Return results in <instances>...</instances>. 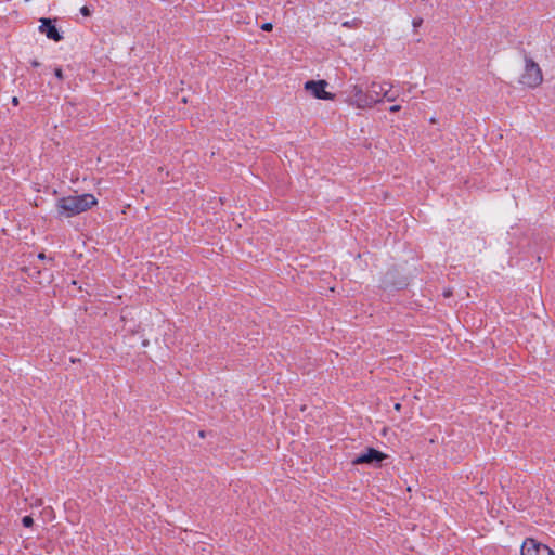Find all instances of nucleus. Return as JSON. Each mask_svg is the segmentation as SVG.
<instances>
[{
	"label": "nucleus",
	"instance_id": "nucleus-1",
	"mask_svg": "<svg viewBox=\"0 0 555 555\" xmlns=\"http://www.w3.org/2000/svg\"><path fill=\"white\" fill-rule=\"evenodd\" d=\"M96 198L89 193L70 195L59 198L56 209L60 216L68 218L90 209L96 205Z\"/></svg>",
	"mask_w": 555,
	"mask_h": 555
},
{
	"label": "nucleus",
	"instance_id": "nucleus-2",
	"mask_svg": "<svg viewBox=\"0 0 555 555\" xmlns=\"http://www.w3.org/2000/svg\"><path fill=\"white\" fill-rule=\"evenodd\" d=\"M543 81V75L540 66L530 57L525 59V69L519 78V82L528 88H537Z\"/></svg>",
	"mask_w": 555,
	"mask_h": 555
},
{
	"label": "nucleus",
	"instance_id": "nucleus-3",
	"mask_svg": "<svg viewBox=\"0 0 555 555\" xmlns=\"http://www.w3.org/2000/svg\"><path fill=\"white\" fill-rule=\"evenodd\" d=\"M391 90V85L389 82H376L373 81L367 90L369 94V103L371 107L375 104L380 103L384 96H388Z\"/></svg>",
	"mask_w": 555,
	"mask_h": 555
},
{
	"label": "nucleus",
	"instance_id": "nucleus-4",
	"mask_svg": "<svg viewBox=\"0 0 555 555\" xmlns=\"http://www.w3.org/2000/svg\"><path fill=\"white\" fill-rule=\"evenodd\" d=\"M326 87L327 82L325 80H309L305 83V90L311 93L314 98L321 100H333L334 95L325 90Z\"/></svg>",
	"mask_w": 555,
	"mask_h": 555
},
{
	"label": "nucleus",
	"instance_id": "nucleus-5",
	"mask_svg": "<svg viewBox=\"0 0 555 555\" xmlns=\"http://www.w3.org/2000/svg\"><path fill=\"white\" fill-rule=\"evenodd\" d=\"M521 555H554V553L547 545L534 539H527L522 543Z\"/></svg>",
	"mask_w": 555,
	"mask_h": 555
},
{
	"label": "nucleus",
	"instance_id": "nucleus-6",
	"mask_svg": "<svg viewBox=\"0 0 555 555\" xmlns=\"http://www.w3.org/2000/svg\"><path fill=\"white\" fill-rule=\"evenodd\" d=\"M350 104L356 106L357 108L365 109L371 108V104L369 103V94L364 92L360 86H352L350 90Z\"/></svg>",
	"mask_w": 555,
	"mask_h": 555
},
{
	"label": "nucleus",
	"instance_id": "nucleus-7",
	"mask_svg": "<svg viewBox=\"0 0 555 555\" xmlns=\"http://www.w3.org/2000/svg\"><path fill=\"white\" fill-rule=\"evenodd\" d=\"M386 455L375 449H367L364 453L358 455L352 463L353 464H374L380 463Z\"/></svg>",
	"mask_w": 555,
	"mask_h": 555
},
{
	"label": "nucleus",
	"instance_id": "nucleus-8",
	"mask_svg": "<svg viewBox=\"0 0 555 555\" xmlns=\"http://www.w3.org/2000/svg\"><path fill=\"white\" fill-rule=\"evenodd\" d=\"M40 23L41 24L39 26V31L41 34H44L49 39L56 42L62 40V35L59 33L55 25L52 23L50 18H41Z\"/></svg>",
	"mask_w": 555,
	"mask_h": 555
},
{
	"label": "nucleus",
	"instance_id": "nucleus-9",
	"mask_svg": "<svg viewBox=\"0 0 555 555\" xmlns=\"http://www.w3.org/2000/svg\"><path fill=\"white\" fill-rule=\"evenodd\" d=\"M22 522L25 527H30L33 526L34 520L30 516H25L23 517Z\"/></svg>",
	"mask_w": 555,
	"mask_h": 555
},
{
	"label": "nucleus",
	"instance_id": "nucleus-10",
	"mask_svg": "<svg viewBox=\"0 0 555 555\" xmlns=\"http://www.w3.org/2000/svg\"><path fill=\"white\" fill-rule=\"evenodd\" d=\"M272 28H273V25L271 23H264L261 25V29L264 31H270V30H272Z\"/></svg>",
	"mask_w": 555,
	"mask_h": 555
},
{
	"label": "nucleus",
	"instance_id": "nucleus-11",
	"mask_svg": "<svg viewBox=\"0 0 555 555\" xmlns=\"http://www.w3.org/2000/svg\"><path fill=\"white\" fill-rule=\"evenodd\" d=\"M80 13H81L83 16H89V15L91 14V12H90L89 8H88V7H86V5H85V7H82V8L80 9Z\"/></svg>",
	"mask_w": 555,
	"mask_h": 555
},
{
	"label": "nucleus",
	"instance_id": "nucleus-12",
	"mask_svg": "<svg viewBox=\"0 0 555 555\" xmlns=\"http://www.w3.org/2000/svg\"><path fill=\"white\" fill-rule=\"evenodd\" d=\"M422 23H423L422 18H415L413 21V26L416 28V27L421 26Z\"/></svg>",
	"mask_w": 555,
	"mask_h": 555
},
{
	"label": "nucleus",
	"instance_id": "nucleus-13",
	"mask_svg": "<svg viewBox=\"0 0 555 555\" xmlns=\"http://www.w3.org/2000/svg\"><path fill=\"white\" fill-rule=\"evenodd\" d=\"M55 76L59 78V79H62L63 78V73H62V69L61 68H56L55 72H54Z\"/></svg>",
	"mask_w": 555,
	"mask_h": 555
},
{
	"label": "nucleus",
	"instance_id": "nucleus-14",
	"mask_svg": "<svg viewBox=\"0 0 555 555\" xmlns=\"http://www.w3.org/2000/svg\"><path fill=\"white\" fill-rule=\"evenodd\" d=\"M400 108H401L400 105H392V106H390L389 111L391 113H396V112H399Z\"/></svg>",
	"mask_w": 555,
	"mask_h": 555
},
{
	"label": "nucleus",
	"instance_id": "nucleus-15",
	"mask_svg": "<svg viewBox=\"0 0 555 555\" xmlns=\"http://www.w3.org/2000/svg\"><path fill=\"white\" fill-rule=\"evenodd\" d=\"M12 103H13V105H15V106H16V105H18V99H17L16 96H14V98L12 99Z\"/></svg>",
	"mask_w": 555,
	"mask_h": 555
},
{
	"label": "nucleus",
	"instance_id": "nucleus-16",
	"mask_svg": "<svg viewBox=\"0 0 555 555\" xmlns=\"http://www.w3.org/2000/svg\"><path fill=\"white\" fill-rule=\"evenodd\" d=\"M46 258H47V257H46V255H44L43 253H40V254L38 255V259H40V260H44Z\"/></svg>",
	"mask_w": 555,
	"mask_h": 555
},
{
	"label": "nucleus",
	"instance_id": "nucleus-17",
	"mask_svg": "<svg viewBox=\"0 0 555 555\" xmlns=\"http://www.w3.org/2000/svg\"><path fill=\"white\" fill-rule=\"evenodd\" d=\"M344 27H351V22L347 21L343 23Z\"/></svg>",
	"mask_w": 555,
	"mask_h": 555
},
{
	"label": "nucleus",
	"instance_id": "nucleus-18",
	"mask_svg": "<svg viewBox=\"0 0 555 555\" xmlns=\"http://www.w3.org/2000/svg\"><path fill=\"white\" fill-rule=\"evenodd\" d=\"M386 98H387V100H388V101H395V100H396V96H395V95H389V94H388V96H386Z\"/></svg>",
	"mask_w": 555,
	"mask_h": 555
},
{
	"label": "nucleus",
	"instance_id": "nucleus-19",
	"mask_svg": "<svg viewBox=\"0 0 555 555\" xmlns=\"http://www.w3.org/2000/svg\"><path fill=\"white\" fill-rule=\"evenodd\" d=\"M31 65H33L34 67H37V66H39L40 64H39V62H38V61H33V62H31Z\"/></svg>",
	"mask_w": 555,
	"mask_h": 555
},
{
	"label": "nucleus",
	"instance_id": "nucleus-20",
	"mask_svg": "<svg viewBox=\"0 0 555 555\" xmlns=\"http://www.w3.org/2000/svg\"><path fill=\"white\" fill-rule=\"evenodd\" d=\"M395 408H396V410H399V409H400V404H399V403H397V404L395 405Z\"/></svg>",
	"mask_w": 555,
	"mask_h": 555
}]
</instances>
